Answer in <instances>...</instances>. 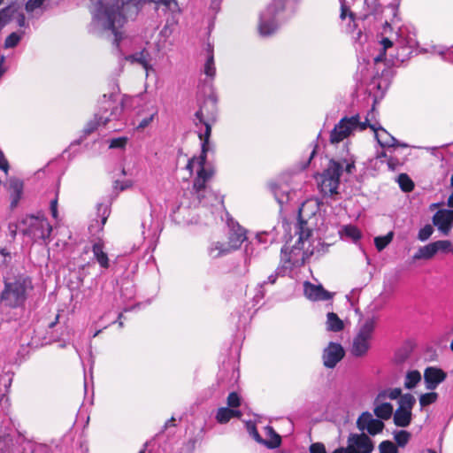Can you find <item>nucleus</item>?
<instances>
[{"label":"nucleus","mask_w":453,"mask_h":453,"mask_svg":"<svg viewBox=\"0 0 453 453\" xmlns=\"http://www.w3.org/2000/svg\"><path fill=\"white\" fill-rule=\"evenodd\" d=\"M347 12H348V8L343 4H342L341 15H340V18L342 19H344L346 18Z\"/></svg>","instance_id":"nucleus-56"},{"label":"nucleus","mask_w":453,"mask_h":453,"mask_svg":"<svg viewBox=\"0 0 453 453\" xmlns=\"http://www.w3.org/2000/svg\"><path fill=\"white\" fill-rule=\"evenodd\" d=\"M203 72L206 76L213 79L216 74V68L214 65L213 55L211 53L207 58L206 63L204 64Z\"/></svg>","instance_id":"nucleus-36"},{"label":"nucleus","mask_w":453,"mask_h":453,"mask_svg":"<svg viewBox=\"0 0 453 453\" xmlns=\"http://www.w3.org/2000/svg\"><path fill=\"white\" fill-rule=\"evenodd\" d=\"M344 357V349L339 343L330 342L324 349L323 363L327 368H334Z\"/></svg>","instance_id":"nucleus-12"},{"label":"nucleus","mask_w":453,"mask_h":453,"mask_svg":"<svg viewBox=\"0 0 453 453\" xmlns=\"http://www.w3.org/2000/svg\"><path fill=\"white\" fill-rule=\"evenodd\" d=\"M21 231L34 241L46 240L50 235L52 226L43 215H30L21 221Z\"/></svg>","instance_id":"nucleus-7"},{"label":"nucleus","mask_w":453,"mask_h":453,"mask_svg":"<svg viewBox=\"0 0 453 453\" xmlns=\"http://www.w3.org/2000/svg\"><path fill=\"white\" fill-rule=\"evenodd\" d=\"M380 44L382 46V52H380L377 57L374 58V61L376 63L380 62L384 59L386 50L388 49L391 48L394 45V42L391 40H389L388 38H383L380 41Z\"/></svg>","instance_id":"nucleus-38"},{"label":"nucleus","mask_w":453,"mask_h":453,"mask_svg":"<svg viewBox=\"0 0 453 453\" xmlns=\"http://www.w3.org/2000/svg\"><path fill=\"white\" fill-rule=\"evenodd\" d=\"M433 223L444 235H448L453 226V211L439 210L433 217Z\"/></svg>","instance_id":"nucleus-13"},{"label":"nucleus","mask_w":453,"mask_h":453,"mask_svg":"<svg viewBox=\"0 0 453 453\" xmlns=\"http://www.w3.org/2000/svg\"><path fill=\"white\" fill-rule=\"evenodd\" d=\"M393 405L390 403H383V401L376 402L374 407V414L378 418L388 420L393 415Z\"/></svg>","instance_id":"nucleus-21"},{"label":"nucleus","mask_w":453,"mask_h":453,"mask_svg":"<svg viewBox=\"0 0 453 453\" xmlns=\"http://www.w3.org/2000/svg\"><path fill=\"white\" fill-rule=\"evenodd\" d=\"M97 213L101 218V225L104 226L110 215V209L107 204L100 203L97 206Z\"/></svg>","instance_id":"nucleus-43"},{"label":"nucleus","mask_w":453,"mask_h":453,"mask_svg":"<svg viewBox=\"0 0 453 453\" xmlns=\"http://www.w3.org/2000/svg\"><path fill=\"white\" fill-rule=\"evenodd\" d=\"M448 205L449 207H453V193L449 196V197L448 199Z\"/></svg>","instance_id":"nucleus-60"},{"label":"nucleus","mask_w":453,"mask_h":453,"mask_svg":"<svg viewBox=\"0 0 453 453\" xmlns=\"http://www.w3.org/2000/svg\"><path fill=\"white\" fill-rule=\"evenodd\" d=\"M411 434L405 430H400L394 434V439L399 447H404L410 441Z\"/></svg>","instance_id":"nucleus-35"},{"label":"nucleus","mask_w":453,"mask_h":453,"mask_svg":"<svg viewBox=\"0 0 453 453\" xmlns=\"http://www.w3.org/2000/svg\"><path fill=\"white\" fill-rule=\"evenodd\" d=\"M24 35V32L17 33L13 32L11 35H9L4 42V47L6 49L14 48L21 40L22 36Z\"/></svg>","instance_id":"nucleus-34"},{"label":"nucleus","mask_w":453,"mask_h":453,"mask_svg":"<svg viewBox=\"0 0 453 453\" xmlns=\"http://www.w3.org/2000/svg\"><path fill=\"white\" fill-rule=\"evenodd\" d=\"M368 119L360 121L359 116L345 117L342 119L330 134L331 143H339L349 137L353 131H363L367 127Z\"/></svg>","instance_id":"nucleus-8"},{"label":"nucleus","mask_w":453,"mask_h":453,"mask_svg":"<svg viewBox=\"0 0 453 453\" xmlns=\"http://www.w3.org/2000/svg\"><path fill=\"white\" fill-rule=\"evenodd\" d=\"M14 8H15V12L13 13V15L11 17V20L12 19H15L17 24L19 26V27H26V18H25V15L22 13V12H19L18 11V8L15 6V5H12Z\"/></svg>","instance_id":"nucleus-45"},{"label":"nucleus","mask_w":453,"mask_h":453,"mask_svg":"<svg viewBox=\"0 0 453 453\" xmlns=\"http://www.w3.org/2000/svg\"><path fill=\"white\" fill-rule=\"evenodd\" d=\"M326 329L332 332H340L344 328L343 321L334 312L326 315Z\"/></svg>","instance_id":"nucleus-26"},{"label":"nucleus","mask_w":453,"mask_h":453,"mask_svg":"<svg viewBox=\"0 0 453 453\" xmlns=\"http://www.w3.org/2000/svg\"><path fill=\"white\" fill-rule=\"evenodd\" d=\"M0 169L3 170L5 174L8 173L9 171V163L6 157L4 155V152L0 150Z\"/></svg>","instance_id":"nucleus-50"},{"label":"nucleus","mask_w":453,"mask_h":453,"mask_svg":"<svg viewBox=\"0 0 453 453\" xmlns=\"http://www.w3.org/2000/svg\"><path fill=\"white\" fill-rule=\"evenodd\" d=\"M126 59L131 63H137L141 65L145 70L146 77L149 76L150 72L154 71L152 65L150 63L149 53L145 50L127 56Z\"/></svg>","instance_id":"nucleus-20"},{"label":"nucleus","mask_w":453,"mask_h":453,"mask_svg":"<svg viewBox=\"0 0 453 453\" xmlns=\"http://www.w3.org/2000/svg\"><path fill=\"white\" fill-rule=\"evenodd\" d=\"M173 422H174V418H172L171 419H169V420H167V421H166V423H165V427H167V426H174V423H173Z\"/></svg>","instance_id":"nucleus-61"},{"label":"nucleus","mask_w":453,"mask_h":453,"mask_svg":"<svg viewBox=\"0 0 453 453\" xmlns=\"http://www.w3.org/2000/svg\"><path fill=\"white\" fill-rule=\"evenodd\" d=\"M310 453H326V447L321 442L311 444L309 448Z\"/></svg>","instance_id":"nucleus-49"},{"label":"nucleus","mask_w":453,"mask_h":453,"mask_svg":"<svg viewBox=\"0 0 453 453\" xmlns=\"http://www.w3.org/2000/svg\"><path fill=\"white\" fill-rule=\"evenodd\" d=\"M343 165H345V171L348 173H351L355 168L354 162L343 163L331 160L327 168L320 175L319 188L323 194L333 195L337 193V189L340 184V176L342 173Z\"/></svg>","instance_id":"nucleus-6"},{"label":"nucleus","mask_w":453,"mask_h":453,"mask_svg":"<svg viewBox=\"0 0 453 453\" xmlns=\"http://www.w3.org/2000/svg\"><path fill=\"white\" fill-rule=\"evenodd\" d=\"M416 399L411 394H403L398 400V407L394 412L393 419L396 426L406 427L412 420V409Z\"/></svg>","instance_id":"nucleus-9"},{"label":"nucleus","mask_w":453,"mask_h":453,"mask_svg":"<svg viewBox=\"0 0 453 453\" xmlns=\"http://www.w3.org/2000/svg\"><path fill=\"white\" fill-rule=\"evenodd\" d=\"M450 185H451V187L453 188V173H452V176H451V178H450Z\"/></svg>","instance_id":"nucleus-64"},{"label":"nucleus","mask_w":453,"mask_h":453,"mask_svg":"<svg viewBox=\"0 0 453 453\" xmlns=\"http://www.w3.org/2000/svg\"><path fill=\"white\" fill-rule=\"evenodd\" d=\"M402 395V389L399 388H388L385 390H382L380 392L376 397V402L384 401L385 399L388 398L390 400H396L400 399Z\"/></svg>","instance_id":"nucleus-29"},{"label":"nucleus","mask_w":453,"mask_h":453,"mask_svg":"<svg viewBox=\"0 0 453 453\" xmlns=\"http://www.w3.org/2000/svg\"><path fill=\"white\" fill-rule=\"evenodd\" d=\"M273 191L279 203L282 204L288 200V193L287 190H282L280 187L275 186L273 188Z\"/></svg>","instance_id":"nucleus-40"},{"label":"nucleus","mask_w":453,"mask_h":453,"mask_svg":"<svg viewBox=\"0 0 453 453\" xmlns=\"http://www.w3.org/2000/svg\"><path fill=\"white\" fill-rule=\"evenodd\" d=\"M376 326L377 319L375 317L365 318L358 322L350 348V352L354 357H364L368 353Z\"/></svg>","instance_id":"nucleus-5"},{"label":"nucleus","mask_w":453,"mask_h":453,"mask_svg":"<svg viewBox=\"0 0 453 453\" xmlns=\"http://www.w3.org/2000/svg\"><path fill=\"white\" fill-rule=\"evenodd\" d=\"M45 0H28L26 4V11L33 12L35 10L40 8Z\"/></svg>","instance_id":"nucleus-46"},{"label":"nucleus","mask_w":453,"mask_h":453,"mask_svg":"<svg viewBox=\"0 0 453 453\" xmlns=\"http://www.w3.org/2000/svg\"><path fill=\"white\" fill-rule=\"evenodd\" d=\"M398 184L404 192H410L414 188L413 181L405 173H401L398 176Z\"/></svg>","instance_id":"nucleus-33"},{"label":"nucleus","mask_w":453,"mask_h":453,"mask_svg":"<svg viewBox=\"0 0 453 453\" xmlns=\"http://www.w3.org/2000/svg\"><path fill=\"white\" fill-rule=\"evenodd\" d=\"M50 211L54 219H58V199L55 198L50 202Z\"/></svg>","instance_id":"nucleus-52"},{"label":"nucleus","mask_w":453,"mask_h":453,"mask_svg":"<svg viewBox=\"0 0 453 453\" xmlns=\"http://www.w3.org/2000/svg\"><path fill=\"white\" fill-rule=\"evenodd\" d=\"M241 403V399L235 392H232L227 396V404L231 408L238 407Z\"/></svg>","instance_id":"nucleus-47"},{"label":"nucleus","mask_w":453,"mask_h":453,"mask_svg":"<svg viewBox=\"0 0 453 453\" xmlns=\"http://www.w3.org/2000/svg\"><path fill=\"white\" fill-rule=\"evenodd\" d=\"M367 127L373 130L375 138L381 147H395L397 144V140L377 123L370 124L368 121Z\"/></svg>","instance_id":"nucleus-18"},{"label":"nucleus","mask_w":453,"mask_h":453,"mask_svg":"<svg viewBox=\"0 0 453 453\" xmlns=\"http://www.w3.org/2000/svg\"><path fill=\"white\" fill-rule=\"evenodd\" d=\"M274 7H268L260 16L259 32L262 35H272L278 27V23L274 18Z\"/></svg>","instance_id":"nucleus-14"},{"label":"nucleus","mask_w":453,"mask_h":453,"mask_svg":"<svg viewBox=\"0 0 453 453\" xmlns=\"http://www.w3.org/2000/svg\"><path fill=\"white\" fill-rule=\"evenodd\" d=\"M247 429L250 433V434L258 442H263L262 438L260 437L256 426L252 423L247 424Z\"/></svg>","instance_id":"nucleus-48"},{"label":"nucleus","mask_w":453,"mask_h":453,"mask_svg":"<svg viewBox=\"0 0 453 453\" xmlns=\"http://www.w3.org/2000/svg\"><path fill=\"white\" fill-rule=\"evenodd\" d=\"M275 280H276V276L275 275H271V276L268 277V281L270 283H274Z\"/></svg>","instance_id":"nucleus-62"},{"label":"nucleus","mask_w":453,"mask_h":453,"mask_svg":"<svg viewBox=\"0 0 453 453\" xmlns=\"http://www.w3.org/2000/svg\"><path fill=\"white\" fill-rule=\"evenodd\" d=\"M305 203L299 208V220L296 226V234L298 235L296 243L289 249L285 245L281 250V260L287 267H297L304 264L305 259L312 254L311 225L312 218L303 219Z\"/></svg>","instance_id":"nucleus-2"},{"label":"nucleus","mask_w":453,"mask_h":453,"mask_svg":"<svg viewBox=\"0 0 453 453\" xmlns=\"http://www.w3.org/2000/svg\"><path fill=\"white\" fill-rule=\"evenodd\" d=\"M133 186V182L131 180H126L123 182L116 181L115 182V188H119L120 190H125L127 188H129Z\"/></svg>","instance_id":"nucleus-51"},{"label":"nucleus","mask_w":453,"mask_h":453,"mask_svg":"<svg viewBox=\"0 0 453 453\" xmlns=\"http://www.w3.org/2000/svg\"><path fill=\"white\" fill-rule=\"evenodd\" d=\"M426 453H436V452L433 449H427Z\"/></svg>","instance_id":"nucleus-63"},{"label":"nucleus","mask_w":453,"mask_h":453,"mask_svg":"<svg viewBox=\"0 0 453 453\" xmlns=\"http://www.w3.org/2000/svg\"><path fill=\"white\" fill-rule=\"evenodd\" d=\"M0 255H1V257H3V260H2L3 265H5L10 261L11 255L4 249L0 250Z\"/></svg>","instance_id":"nucleus-53"},{"label":"nucleus","mask_w":453,"mask_h":453,"mask_svg":"<svg viewBox=\"0 0 453 453\" xmlns=\"http://www.w3.org/2000/svg\"><path fill=\"white\" fill-rule=\"evenodd\" d=\"M380 453H398L396 446L390 441H383L379 446Z\"/></svg>","instance_id":"nucleus-41"},{"label":"nucleus","mask_w":453,"mask_h":453,"mask_svg":"<svg viewBox=\"0 0 453 453\" xmlns=\"http://www.w3.org/2000/svg\"><path fill=\"white\" fill-rule=\"evenodd\" d=\"M438 399V394L436 392H429L420 395L418 403L420 409H424L426 406L434 403Z\"/></svg>","instance_id":"nucleus-31"},{"label":"nucleus","mask_w":453,"mask_h":453,"mask_svg":"<svg viewBox=\"0 0 453 453\" xmlns=\"http://www.w3.org/2000/svg\"><path fill=\"white\" fill-rule=\"evenodd\" d=\"M0 404H2L6 411H8L11 406L9 397L3 395L0 398Z\"/></svg>","instance_id":"nucleus-54"},{"label":"nucleus","mask_w":453,"mask_h":453,"mask_svg":"<svg viewBox=\"0 0 453 453\" xmlns=\"http://www.w3.org/2000/svg\"><path fill=\"white\" fill-rule=\"evenodd\" d=\"M332 453H347L346 448H339L334 450Z\"/></svg>","instance_id":"nucleus-59"},{"label":"nucleus","mask_w":453,"mask_h":453,"mask_svg":"<svg viewBox=\"0 0 453 453\" xmlns=\"http://www.w3.org/2000/svg\"><path fill=\"white\" fill-rule=\"evenodd\" d=\"M388 167L391 169H395V163L393 158H389L388 161Z\"/></svg>","instance_id":"nucleus-58"},{"label":"nucleus","mask_w":453,"mask_h":453,"mask_svg":"<svg viewBox=\"0 0 453 453\" xmlns=\"http://www.w3.org/2000/svg\"><path fill=\"white\" fill-rule=\"evenodd\" d=\"M157 114V110L156 107L151 108V112L150 116L142 119L138 125L136 126L137 130H142L146 128L154 119V117Z\"/></svg>","instance_id":"nucleus-37"},{"label":"nucleus","mask_w":453,"mask_h":453,"mask_svg":"<svg viewBox=\"0 0 453 453\" xmlns=\"http://www.w3.org/2000/svg\"><path fill=\"white\" fill-rule=\"evenodd\" d=\"M227 224L230 228L228 245L232 250H234L240 248L242 243L245 241L246 234L244 229L232 219L229 220Z\"/></svg>","instance_id":"nucleus-17"},{"label":"nucleus","mask_w":453,"mask_h":453,"mask_svg":"<svg viewBox=\"0 0 453 453\" xmlns=\"http://www.w3.org/2000/svg\"><path fill=\"white\" fill-rule=\"evenodd\" d=\"M196 118L199 123L204 126V132H199L198 136L201 141L202 151L199 156L191 157L186 169L190 175L196 173L193 182V190L196 195L199 203L203 206L209 205L210 201L221 203V200L207 188V182L213 175L212 167L206 162V154L210 150V136L211 134V124L208 119L204 118L203 109L201 108L196 113Z\"/></svg>","instance_id":"nucleus-1"},{"label":"nucleus","mask_w":453,"mask_h":453,"mask_svg":"<svg viewBox=\"0 0 453 453\" xmlns=\"http://www.w3.org/2000/svg\"><path fill=\"white\" fill-rule=\"evenodd\" d=\"M437 253L435 242H431L427 245L420 247L418 251L414 254L413 258L415 260L425 259L428 260L434 257V256Z\"/></svg>","instance_id":"nucleus-22"},{"label":"nucleus","mask_w":453,"mask_h":453,"mask_svg":"<svg viewBox=\"0 0 453 453\" xmlns=\"http://www.w3.org/2000/svg\"><path fill=\"white\" fill-rule=\"evenodd\" d=\"M339 233L342 238L349 239L353 242H357L362 236L360 230L352 225L344 226Z\"/></svg>","instance_id":"nucleus-28"},{"label":"nucleus","mask_w":453,"mask_h":453,"mask_svg":"<svg viewBox=\"0 0 453 453\" xmlns=\"http://www.w3.org/2000/svg\"><path fill=\"white\" fill-rule=\"evenodd\" d=\"M12 206H16L23 191V182L17 179L10 180Z\"/></svg>","instance_id":"nucleus-25"},{"label":"nucleus","mask_w":453,"mask_h":453,"mask_svg":"<svg viewBox=\"0 0 453 453\" xmlns=\"http://www.w3.org/2000/svg\"><path fill=\"white\" fill-rule=\"evenodd\" d=\"M421 380V374L418 371L413 370L406 373L404 378V388L407 389L414 388Z\"/></svg>","instance_id":"nucleus-30"},{"label":"nucleus","mask_w":453,"mask_h":453,"mask_svg":"<svg viewBox=\"0 0 453 453\" xmlns=\"http://www.w3.org/2000/svg\"><path fill=\"white\" fill-rule=\"evenodd\" d=\"M128 138L126 136L113 138L109 142L110 149H124L127 143Z\"/></svg>","instance_id":"nucleus-42"},{"label":"nucleus","mask_w":453,"mask_h":453,"mask_svg":"<svg viewBox=\"0 0 453 453\" xmlns=\"http://www.w3.org/2000/svg\"><path fill=\"white\" fill-rule=\"evenodd\" d=\"M346 449L347 453H371L373 449V442L364 433L351 434L348 438Z\"/></svg>","instance_id":"nucleus-10"},{"label":"nucleus","mask_w":453,"mask_h":453,"mask_svg":"<svg viewBox=\"0 0 453 453\" xmlns=\"http://www.w3.org/2000/svg\"><path fill=\"white\" fill-rule=\"evenodd\" d=\"M451 242L449 240H440L435 242L437 252L441 251L444 253L450 251Z\"/></svg>","instance_id":"nucleus-44"},{"label":"nucleus","mask_w":453,"mask_h":453,"mask_svg":"<svg viewBox=\"0 0 453 453\" xmlns=\"http://www.w3.org/2000/svg\"><path fill=\"white\" fill-rule=\"evenodd\" d=\"M231 251L232 250L229 247L228 243L225 245L223 243H220L219 242L211 243V246L208 248L209 256L212 258H217Z\"/></svg>","instance_id":"nucleus-27"},{"label":"nucleus","mask_w":453,"mask_h":453,"mask_svg":"<svg viewBox=\"0 0 453 453\" xmlns=\"http://www.w3.org/2000/svg\"><path fill=\"white\" fill-rule=\"evenodd\" d=\"M395 44L397 49L405 51L417 46L414 34H411L406 27H400L396 34Z\"/></svg>","instance_id":"nucleus-19"},{"label":"nucleus","mask_w":453,"mask_h":453,"mask_svg":"<svg viewBox=\"0 0 453 453\" xmlns=\"http://www.w3.org/2000/svg\"><path fill=\"white\" fill-rule=\"evenodd\" d=\"M392 239H393L392 232H389L388 234H387L384 236L375 237L374 243H375L376 249L379 251H381L391 242Z\"/></svg>","instance_id":"nucleus-32"},{"label":"nucleus","mask_w":453,"mask_h":453,"mask_svg":"<svg viewBox=\"0 0 453 453\" xmlns=\"http://www.w3.org/2000/svg\"><path fill=\"white\" fill-rule=\"evenodd\" d=\"M280 443V437L278 434H274L273 442L269 445L270 448H274L279 446Z\"/></svg>","instance_id":"nucleus-55"},{"label":"nucleus","mask_w":453,"mask_h":453,"mask_svg":"<svg viewBox=\"0 0 453 453\" xmlns=\"http://www.w3.org/2000/svg\"><path fill=\"white\" fill-rule=\"evenodd\" d=\"M92 251L95 258L103 268L109 267V258L107 254L104 251V244L100 242L94 243Z\"/></svg>","instance_id":"nucleus-23"},{"label":"nucleus","mask_w":453,"mask_h":453,"mask_svg":"<svg viewBox=\"0 0 453 453\" xmlns=\"http://www.w3.org/2000/svg\"><path fill=\"white\" fill-rule=\"evenodd\" d=\"M357 426L362 432L366 431L371 435H376L382 432L384 423L379 418H374L373 416L366 411L363 412L357 420Z\"/></svg>","instance_id":"nucleus-11"},{"label":"nucleus","mask_w":453,"mask_h":453,"mask_svg":"<svg viewBox=\"0 0 453 453\" xmlns=\"http://www.w3.org/2000/svg\"><path fill=\"white\" fill-rule=\"evenodd\" d=\"M33 288L31 280L26 276H19L4 281V288L0 295L1 305L12 309L21 308Z\"/></svg>","instance_id":"nucleus-4"},{"label":"nucleus","mask_w":453,"mask_h":453,"mask_svg":"<svg viewBox=\"0 0 453 453\" xmlns=\"http://www.w3.org/2000/svg\"><path fill=\"white\" fill-rule=\"evenodd\" d=\"M241 416L240 411L223 407L218 410L216 419L219 423L223 424L228 422L234 417L240 418Z\"/></svg>","instance_id":"nucleus-24"},{"label":"nucleus","mask_w":453,"mask_h":453,"mask_svg":"<svg viewBox=\"0 0 453 453\" xmlns=\"http://www.w3.org/2000/svg\"><path fill=\"white\" fill-rule=\"evenodd\" d=\"M4 57L2 56L1 57V59H0V72H1V76L5 72V69L4 68L3 65H4Z\"/></svg>","instance_id":"nucleus-57"},{"label":"nucleus","mask_w":453,"mask_h":453,"mask_svg":"<svg viewBox=\"0 0 453 453\" xmlns=\"http://www.w3.org/2000/svg\"><path fill=\"white\" fill-rule=\"evenodd\" d=\"M143 100V95L139 94L136 96H123L119 104L113 99V96L104 95L102 101L100 102L99 112L96 114L95 120L90 121L87 124L84 132L86 134L92 133L97 126H105L111 119H118L124 108H131L134 104Z\"/></svg>","instance_id":"nucleus-3"},{"label":"nucleus","mask_w":453,"mask_h":453,"mask_svg":"<svg viewBox=\"0 0 453 453\" xmlns=\"http://www.w3.org/2000/svg\"><path fill=\"white\" fill-rule=\"evenodd\" d=\"M446 378V372L437 367L429 366L424 371V381L428 390H434Z\"/></svg>","instance_id":"nucleus-15"},{"label":"nucleus","mask_w":453,"mask_h":453,"mask_svg":"<svg viewBox=\"0 0 453 453\" xmlns=\"http://www.w3.org/2000/svg\"><path fill=\"white\" fill-rule=\"evenodd\" d=\"M434 233V228L431 225L427 224L419 229L418 238L421 242L428 240Z\"/></svg>","instance_id":"nucleus-39"},{"label":"nucleus","mask_w":453,"mask_h":453,"mask_svg":"<svg viewBox=\"0 0 453 453\" xmlns=\"http://www.w3.org/2000/svg\"><path fill=\"white\" fill-rule=\"evenodd\" d=\"M304 296L311 301H325L332 298L333 295L324 289L321 285H315L311 282L303 284Z\"/></svg>","instance_id":"nucleus-16"}]
</instances>
